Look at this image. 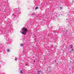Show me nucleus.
I'll list each match as a JSON object with an SVG mask.
<instances>
[{
    "mask_svg": "<svg viewBox=\"0 0 74 74\" xmlns=\"http://www.w3.org/2000/svg\"><path fill=\"white\" fill-rule=\"evenodd\" d=\"M27 29L25 28V27L23 28L21 30V31H20V32H21V33L22 34H26V32H27Z\"/></svg>",
    "mask_w": 74,
    "mask_h": 74,
    "instance_id": "nucleus-1",
    "label": "nucleus"
},
{
    "mask_svg": "<svg viewBox=\"0 0 74 74\" xmlns=\"http://www.w3.org/2000/svg\"><path fill=\"white\" fill-rule=\"evenodd\" d=\"M7 51L8 52H10V49H7Z\"/></svg>",
    "mask_w": 74,
    "mask_h": 74,
    "instance_id": "nucleus-2",
    "label": "nucleus"
},
{
    "mask_svg": "<svg viewBox=\"0 0 74 74\" xmlns=\"http://www.w3.org/2000/svg\"><path fill=\"white\" fill-rule=\"evenodd\" d=\"M41 70H40L39 71H38L37 72V74H40V72H41Z\"/></svg>",
    "mask_w": 74,
    "mask_h": 74,
    "instance_id": "nucleus-3",
    "label": "nucleus"
},
{
    "mask_svg": "<svg viewBox=\"0 0 74 74\" xmlns=\"http://www.w3.org/2000/svg\"><path fill=\"white\" fill-rule=\"evenodd\" d=\"M73 47V45H71L70 46L71 49V48H72Z\"/></svg>",
    "mask_w": 74,
    "mask_h": 74,
    "instance_id": "nucleus-4",
    "label": "nucleus"
},
{
    "mask_svg": "<svg viewBox=\"0 0 74 74\" xmlns=\"http://www.w3.org/2000/svg\"><path fill=\"white\" fill-rule=\"evenodd\" d=\"M20 46H21V47H23V44L22 43H21L20 44Z\"/></svg>",
    "mask_w": 74,
    "mask_h": 74,
    "instance_id": "nucleus-5",
    "label": "nucleus"
},
{
    "mask_svg": "<svg viewBox=\"0 0 74 74\" xmlns=\"http://www.w3.org/2000/svg\"><path fill=\"white\" fill-rule=\"evenodd\" d=\"M37 9H38V7H36L35 8V10H37Z\"/></svg>",
    "mask_w": 74,
    "mask_h": 74,
    "instance_id": "nucleus-6",
    "label": "nucleus"
},
{
    "mask_svg": "<svg viewBox=\"0 0 74 74\" xmlns=\"http://www.w3.org/2000/svg\"><path fill=\"white\" fill-rule=\"evenodd\" d=\"M17 60V58L16 57H15V60H16V61Z\"/></svg>",
    "mask_w": 74,
    "mask_h": 74,
    "instance_id": "nucleus-7",
    "label": "nucleus"
},
{
    "mask_svg": "<svg viewBox=\"0 0 74 74\" xmlns=\"http://www.w3.org/2000/svg\"><path fill=\"white\" fill-rule=\"evenodd\" d=\"M8 41H11V39H9Z\"/></svg>",
    "mask_w": 74,
    "mask_h": 74,
    "instance_id": "nucleus-8",
    "label": "nucleus"
},
{
    "mask_svg": "<svg viewBox=\"0 0 74 74\" xmlns=\"http://www.w3.org/2000/svg\"><path fill=\"white\" fill-rule=\"evenodd\" d=\"M20 73H23V72H22V70H20Z\"/></svg>",
    "mask_w": 74,
    "mask_h": 74,
    "instance_id": "nucleus-9",
    "label": "nucleus"
},
{
    "mask_svg": "<svg viewBox=\"0 0 74 74\" xmlns=\"http://www.w3.org/2000/svg\"><path fill=\"white\" fill-rule=\"evenodd\" d=\"M13 16H14V18H15L16 17V15H13Z\"/></svg>",
    "mask_w": 74,
    "mask_h": 74,
    "instance_id": "nucleus-10",
    "label": "nucleus"
},
{
    "mask_svg": "<svg viewBox=\"0 0 74 74\" xmlns=\"http://www.w3.org/2000/svg\"><path fill=\"white\" fill-rule=\"evenodd\" d=\"M72 51H74V50H73V49H72Z\"/></svg>",
    "mask_w": 74,
    "mask_h": 74,
    "instance_id": "nucleus-11",
    "label": "nucleus"
},
{
    "mask_svg": "<svg viewBox=\"0 0 74 74\" xmlns=\"http://www.w3.org/2000/svg\"><path fill=\"white\" fill-rule=\"evenodd\" d=\"M71 51H70V52H71Z\"/></svg>",
    "mask_w": 74,
    "mask_h": 74,
    "instance_id": "nucleus-12",
    "label": "nucleus"
},
{
    "mask_svg": "<svg viewBox=\"0 0 74 74\" xmlns=\"http://www.w3.org/2000/svg\"><path fill=\"white\" fill-rule=\"evenodd\" d=\"M62 8H60V9H61Z\"/></svg>",
    "mask_w": 74,
    "mask_h": 74,
    "instance_id": "nucleus-13",
    "label": "nucleus"
},
{
    "mask_svg": "<svg viewBox=\"0 0 74 74\" xmlns=\"http://www.w3.org/2000/svg\"><path fill=\"white\" fill-rule=\"evenodd\" d=\"M1 67V66L0 65V67Z\"/></svg>",
    "mask_w": 74,
    "mask_h": 74,
    "instance_id": "nucleus-14",
    "label": "nucleus"
},
{
    "mask_svg": "<svg viewBox=\"0 0 74 74\" xmlns=\"http://www.w3.org/2000/svg\"><path fill=\"white\" fill-rule=\"evenodd\" d=\"M35 62V61H34V62Z\"/></svg>",
    "mask_w": 74,
    "mask_h": 74,
    "instance_id": "nucleus-15",
    "label": "nucleus"
}]
</instances>
